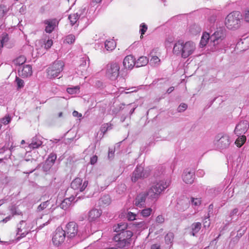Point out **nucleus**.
I'll return each instance as SVG.
<instances>
[{
	"instance_id": "nucleus-1",
	"label": "nucleus",
	"mask_w": 249,
	"mask_h": 249,
	"mask_svg": "<svg viewBox=\"0 0 249 249\" xmlns=\"http://www.w3.org/2000/svg\"><path fill=\"white\" fill-rule=\"evenodd\" d=\"M196 49V45L193 41L184 43L179 40L174 44L173 52L177 55L186 58L194 53Z\"/></svg>"
},
{
	"instance_id": "nucleus-2",
	"label": "nucleus",
	"mask_w": 249,
	"mask_h": 249,
	"mask_svg": "<svg viewBox=\"0 0 249 249\" xmlns=\"http://www.w3.org/2000/svg\"><path fill=\"white\" fill-rule=\"evenodd\" d=\"M170 183L168 180H160L144 192L148 199L156 201L161 192L169 186Z\"/></svg>"
},
{
	"instance_id": "nucleus-3",
	"label": "nucleus",
	"mask_w": 249,
	"mask_h": 249,
	"mask_svg": "<svg viewBox=\"0 0 249 249\" xmlns=\"http://www.w3.org/2000/svg\"><path fill=\"white\" fill-rule=\"evenodd\" d=\"M132 235L131 231L126 230L117 233L114 236L113 240L117 242L116 245L118 248H124L130 245Z\"/></svg>"
},
{
	"instance_id": "nucleus-4",
	"label": "nucleus",
	"mask_w": 249,
	"mask_h": 249,
	"mask_svg": "<svg viewBox=\"0 0 249 249\" xmlns=\"http://www.w3.org/2000/svg\"><path fill=\"white\" fill-rule=\"evenodd\" d=\"M242 19V16L240 12L234 11L227 16L225 19V25L229 29H236L240 26Z\"/></svg>"
},
{
	"instance_id": "nucleus-5",
	"label": "nucleus",
	"mask_w": 249,
	"mask_h": 249,
	"mask_svg": "<svg viewBox=\"0 0 249 249\" xmlns=\"http://www.w3.org/2000/svg\"><path fill=\"white\" fill-rule=\"evenodd\" d=\"M120 67L116 63L108 64L107 66L106 76L107 77H114L117 78L119 76L124 77L126 76V70L120 71Z\"/></svg>"
},
{
	"instance_id": "nucleus-6",
	"label": "nucleus",
	"mask_w": 249,
	"mask_h": 249,
	"mask_svg": "<svg viewBox=\"0 0 249 249\" xmlns=\"http://www.w3.org/2000/svg\"><path fill=\"white\" fill-rule=\"evenodd\" d=\"M230 143V137L226 134L219 133L215 137L214 144L217 148L226 149L229 146Z\"/></svg>"
},
{
	"instance_id": "nucleus-7",
	"label": "nucleus",
	"mask_w": 249,
	"mask_h": 249,
	"mask_svg": "<svg viewBox=\"0 0 249 249\" xmlns=\"http://www.w3.org/2000/svg\"><path fill=\"white\" fill-rule=\"evenodd\" d=\"M64 64L61 61H55L53 64L47 69L48 76L50 78H55L59 76L62 71Z\"/></svg>"
},
{
	"instance_id": "nucleus-8",
	"label": "nucleus",
	"mask_w": 249,
	"mask_h": 249,
	"mask_svg": "<svg viewBox=\"0 0 249 249\" xmlns=\"http://www.w3.org/2000/svg\"><path fill=\"white\" fill-rule=\"evenodd\" d=\"M149 175V171L144 169L142 165H138L131 176V180L133 182H136L138 179L147 178Z\"/></svg>"
},
{
	"instance_id": "nucleus-9",
	"label": "nucleus",
	"mask_w": 249,
	"mask_h": 249,
	"mask_svg": "<svg viewBox=\"0 0 249 249\" xmlns=\"http://www.w3.org/2000/svg\"><path fill=\"white\" fill-rule=\"evenodd\" d=\"M66 235L65 232L62 228H57L52 238L53 244L58 246L63 243L65 239Z\"/></svg>"
},
{
	"instance_id": "nucleus-10",
	"label": "nucleus",
	"mask_w": 249,
	"mask_h": 249,
	"mask_svg": "<svg viewBox=\"0 0 249 249\" xmlns=\"http://www.w3.org/2000/svg\"><path fill=\"white\" fill-rule=\"evenodd\" d=\"M78 231V225L74 222H70L68 223L64 230L67 237L70 238L75 237L77 234Z\"/></svg>"
},
{
	"instance_id": "nucleus-11",
	"label": "nucleus",
	"mask_w": 249,
	"mask_h": 249,
	"mask_svg": "<svg viewBox=\"0 0 249 249\" xmlns=\"http://www.w3.org/2000/svg\"><path fill=\"white\" fill-rule=\"evenodd\" d=\"M225 34L224 31L219 28L217 29L210 37V40L213 42V45H218L225 38Z\"/></svg>"
},
{
	"instance_id": "nucleus-12",
	"label": "nucleus",
	"mask_w": 249,
	"mask_h": 249,
	"mask_svg": "<svg viewBox=\"0 0 249 249\" xmlns=\"http://www.w3.org/2000/svg\"><path fill=\"white\" fill-rule=\"evenodd\" d=\"M88 185V181L87 180H85L83 182V180L81 178H77L71 183V187L74 190L83 192L85 190Z\"/></svg>"
},
{
	"instance_id": "nucleus-13",
	"label": "nucleus",
	"mask_w": 249,
	"mask_h": 249,
	"mask_svg": "<svg viewBox=\"0 0 249 249\" xmlns=\"http://www.w3.org/2000/svg\"><path fill=\"white\" fill-rule=\"evenodd\" d=\"M249 127V123L246 120L240 121L236 125L234 129V133L237 136L245 134Z\"/></svg>"
},
{
	"instance_id": "nucleus-14",
	"label": "nucleus",
	"mask_w": 249,
	"mask_h": 249,
	"mask_svg": "<svg viewBox=\"0 0 249 249\" xmlns=\"http://www.w3.org/2000/svg\"><path fill=\"white\" fill-rule=\"evenodd\" d=\"M146 194L143 192L138 194L133 201V204L137 207L142 208L145 205Z\"/></svg>"
},
{
	"instance_id": "nucleus-15",
	"label": "nucleus",
	"mask_w": 249,
	"mask_h": 249,
	"mask_svg": "<svg viewBox=\"0 0 249 249\" xmlns=\"http://www.w3.org/2000/svg\"><path fill=\"white\" fill-rule=\"evenodd\" d=\"M123 65L125 69H132L134 66H136L135 58L132 55L125 56L123 61Z\"/></svg>"
},
{
	"instance_id": "nucleus-16",
	"label": "nucleus",
	"mask_w": 249,
	"mask_h": 249,
	"mask_svg": "<svg viewBox=\"0 0 249 249\" xmlns=\"http://www.w3.org/2000/svg\"><path fill=\"white\" fill-rule=\"evenodd\" d=\"M44 23L46 25L45 31L47 33H51L54 29L58 21L56 19H47L44 21Z\"/></svg>"
},
{
	"instance_id": "nucleus-17",
	"label": "nucleus",
	"mask_w": 249,
	"mask_h": 249,
	"mask_svg": "<svg viewBox=\"0 0 249 249\" xmlns=\"http://www.w3.org/2000/svg\"><path fill=\"white\" fill-rule=\"evenodd\" d=\"M184 182L187 184H192L194 182V172L186 169L184 171L182 175Z\"/></svg>"
},
{
	"instance_id": "nucleus-18",
	"label": "nucleus",
	"mask_w": 249,
	"mask_h": 249,
	"mask_svg": "<svg viewBox=\"0 0 249 249\" xmlns=\"http://www.w3.org/2000/svg\"><path fill=\"white\" fill-rule=\"evenodd\" d=\"M32 74L31 66L27 65L23 66L21 70H18V75L22 78H27L31 76Z\"/></svg>"
},
{
	"instance_id": "nucleus-19",
	"label": "nucleus",
	"mask_w": 249,
	"mask_h": 249,
	"mask_svg": "<svg viewBox=\"0 0 249 249\" xmlns=\"http://www.w3.org/2000/svg\"><path fill=\"white\" fill-rule=\"evenodd\" d=\"M102 213L101 210L98 209H92L89 213L88 219L89 221H93L99 217Z\"/></svg>"
},
{
	"instance_id": "nucleus-20",
	"label": "nucleus",
	"mask_w": 249,
	"mask_h": 249,
	"mask_svg": "<svg viewBox=\"0 0 249 249\" xmlns=\"http://www.w3.org/2000/svg\"><path fill=\"white\" fill-rule=\"evenodd\" d=\"M201 228V223L195 222L193 223L190 227V234L193 236H196Z\"/></svg>"
},
{
	"instance_id": "nucleus-21",
	"label": "nucleus",
	"mask_w": 249,
	"mask_h": 249,
	"mask_svg": "<svg viewBox=\"0 0 249 249\" xmlns=\"http://www.w3.org/2000/svg\"><path fill=\"white\" fill-rule=\"evenodd\" d=\"M136 67H141L146 66L149 62L148 58L144 56L140 57L137 60H135Z\"/></svg>"
},
{
	"instance_id": "nucleus-22",
	"label": "nucleus",
	"mask_w": 249,
	"mask_h": 249,
	"mask_svg": "<svg viewBox=\"0 0 249 249\" xmlns=\"http://www.w3.org/2000/svg\"><path fill=\"white\" fill-rule=\"evenodd\" d=\"M42 144V141L36 136L34 137L32 139V142L29 146L30 148H37Z\"/></svg>"
},
{
	"instance_id": "nucleus-23",
	"label": "nucleus",
	"mask_w": 249,
	"mask_h": 249,
	"mask_svg": "<svg viewBox=\"0 0 249 249\" xmlns=\"http://www.w3.org/2000/svg\"><path fill=\"white\" fill-rule=\"evenodd\" d=\"M127 224L125 223H120L113 227V230L117 233L126 231Z\"/></svg>"
},
{
	"instance_id": "nucleus-24",
	"label": "nucleus",
	"mask_w": 249,
	"mask_h": 249,
	"mask_svg": "<svg viewBox=\"0 0 249 249\" xmlns=\"http://www.w3.org/2000/svg\"><path fill=\"white\" fill-rule=\"evenodd\" d=\"M190 202V201L188 198L184 197L182 200L178 201V205L180 206L179 209L184 211L189 207Z\"/></svg>"
},
{
	"instance_id": "nucleus-25",
	"label": "nucleus",
	"mask_w": 249,
	"mask_h": 249,
	"mask_svg": "<svg viewBox=\"0 0 249 249\" xmlns=\"http://www.w3.org/2000/svg\"><path fill=\"white\" fill-rule=\"evenodd\" d=\"M73 200V197H70L64 199L60 204V208L64 210L67 209L71 205V202Z\"/></svg>"
},
{
	"instance_id": "nucleus-26",
	"label": "nucleus",
	"mask_w": 249,
	"mask_h": 249,
	"mask_svg": "<svg viewBox=\"0 0 249 249\" xmlns=\"http://www.w3.org/2000/svg\"><path fill=\"white\" fill-rule=\"evenodd\" d=\"M105 47L107 51H112L116 47V43L113 40H106L105 42Z\"/></svg>"
},
{
	"instance_id": "nucleus-27",
	"label": "nucleus",
	"mask_w": 249,
	"mask_h": 249,
	"mask_svg": "<svg viewBox=\"0 0 249 249\" xmlns=\"http://www.w3.org/2000/svg\"><path fill=\"white\" fill-rule=\"evenodd\" d=\"M24 223H25V221L21 220L18 225L17 235H19L20 236L19 237L20 238L25 237L28 233V232H26V231L20 233L22 231V225Z\"/></svg>"
},
{
	"instance_id": "nucleus-28",
	"label": "nucleus",
	"mask_w": 249,
	"mask_h": 249,
	"mask_svg": "<svg viewBox=\"0 0 249 249\" xmlns=\"http://www.w3.org/2000/svg\"><path fill=\"white\" fill-rule=\"evenodd\" d=\"M210 37L208 33H206L203 34L200 42V45L202 47L206 46L208 40H210Z\"/></svg>"
},
{
	"instance_id": "nucleus-29",
	"label": "nucleus",
	"mask_w": 249,
	"mask_h": 249,
	"mask_svg": "<svg viewBox=\"0 0 249 249\" xmlns=\"http://www.w3.org/2000/svg\"><path fill=\"white\" fill-rule=\"evenodd\" d=\"M9 40V37L8 34L4 33L1 34L0 37V44H2V46H6Z\"/></svg>"
},
{
	"instance_id": "nucleus-30",
	"label": "nucleus",
	"mask_w": 249,
	"mask_h": 249,
	"mask_svg": "<svg viewBox=\"0 0 249 249\" xmlns=\"http://www.w3.org/2000/svg\"><path fill=\"white\" fill-rule=\"evenodd\" d=\"M79 17L80 16L78 14V13L71 14L69 15V19L70 20V22L71 25H73L77 23Z\"/></svg>"
},
{
	"instance_id": "nucleus-31",
	"label": "nucleus",
	"mask_w": 249,
	"mask_h": 249,
	"mask_svg": "<svg viewBox=\"0 0 249 249\" xmlns=\"http://www.w3.org/2000/svg\"><path fill=\"white\" fill-rule=\"evenodd\" d=\"M189 31L193 35H196L201 32V28L196 24L191 25L189 28Z\"/></svg>"
},
{
	"instance_id": "nucleus-32",
	"label": "nucleus",
	"mask_w": 249,
	"mask_h": 249,
	"mask_svg": "<svg viewBox=\"0 0 249 249\" xmlns=\"http://www.w3.org/2000/svg\"><path fill=\"white\" fill-rule=\"evenodd\" d=\"M26 59L24 56L21 55L15 59L13 63L16 65H21L26 62Z\"/></svg>"
},
{
	"instance_id": "nucleus-33",
	"label": "nucleus",
	"mask_w": 249,
	"mask_h": 249,
	"mask_svg": "<svg viewBox=\"0 0 249 249\" xmlns=\"http://www.w3.org/2000/svg\"><path fill=\"white\" fill-rule=\"evenodd\" d=\"M246 140V137L245 136L241 135L240 137H239L236 140L235 143L237 147H240L245 143Z\"/></svg>"
},
{
	"instance_id": "nucleus-34",
	"label": "nucleus",
	"mask_w": 249,
	"mask_h": 249,
	"mask_svg": "<svg viewBox=\"0 0 249 249\" xmlns=\"http://www.w3.org/2000/svg\"><path fill=\"white\" fill-rule=\"evenodd\" d=\"M10 211L12 215V216H13L15 215H22V212L19 211L17 206L15 205H13L10 208Z\"/></svg>"
},
{
	"instance_id": "nucleus-35",
	"label": "nucleus",
	"mask_w": 249,
	"mask_h": 249,
	"mask_svg": "<svg viewBox=\"0 0 249 249\" xmlns=\"http://www.w3.org/2000/svg\"><path fill=\"white\" fill-rule=\"evenodd\" d=\"M160 59L156 56H152L149 61V64L152 66L155 67L159 65Z\"/></svg>"
},
{
	"instance_id": "nucleus-36",
	"label": "nucleus",
	"mask_w": 249,
	"mask_h": 249,
	"mask_svg": "<svg viewBox=\"0 0 249 249\" xmlns=\"http://www.w3.org/2000/svg\"><path fill=\"white\" fill-rule=\"evenodd\" d=\"M152 212V209L150 208H147L142 210L140 212L141 214L143 217L149 216Z\"/></svg>"
},
{
	"instance_id": "nucleus-37",
	"label": "nucleus",
	"mask_w": 249,
	"mask_h": 249,
	"mask_svg": "<svg viewBox=\"0 0 249 249\" xmlns=\"http://www.w3.org/2000/svg\"><path fill=\"white\" fill-rule=\"evenodd\" d=\"M174 238V234L172 232L168 233L165 236V241L167 244H171Z\"/></svg>"
},
{
	"instance_id": "nucleus-38",
	"label": "nucleus",
	"mask_w": 249,
	"mask_h": 249,
	"mask_svg": "<svg viewBox=\"0 0 249 249\" xmlns=\"http://www.w3.org/2000/svg\"><path fill=\"white\" fill-rule=\"evenodd\" d=\"M100 200L102 204L105 205H108L111 202L110 196L108 195L104 196Z\"/></svg>"
},
{
	"instance_id": "nucleus-39",
	"label": "nucleus",
	"mask_w": 249,
	"mask_h": 249,
	"mask_svg": "<svg viewBox=\"0 0 249 249\" xmlns=\"http://www.w3.org/2000/svg\"><path fill=\"white\" fill-rule=\"evenodd\" d=\"M56 159V155L55 154L51 153L49 156V157L48 158L47 160V162L48 163V164H53L54 162L55 161V160Z\"/></svg>"
},
{
	"instance_id": "nucleus-40",
	"label": "nucleus",
	"mask_w": 249,
	"mask_h": 249,
	"mask_svg": "<svg viewBox=\"0 0 249 249\" xmlns=\"http://www.w3.org/2000/svg\"><path fill=\"white\" fill-rule=\"evenodd\" d=\"M49 201L47 200L41 203L37 208V211L40 212L45 209L49 205Z\"/></svg>"
},
{
	"instance_id": "nucleus-41",
	"label": "nucleus",
	"mask_w": 249,
	"mask_h": 249,
	"mask_svg": "<svg viewBox=\"0 0 249 249\" xmlns=\"http://www.w3.org/2000/svg\"><path fill=\"white\" fill-rule=\"evenodd\" d=\"M111 129V124L106 123L102 125L101 128V131L104 134L108 130Z\"/></svg>"
},
{
	"instance_id": "nucleus-42",
	"label": "nucleus",
	"mask_w": 249,
	"mask_h": 249,
	"mask_svg": "<svg viewBox=\"0 0 249 249\" xmlns=\"http://www.w3.org/2000/svg\"><path fill=\"white\" fill-rule=\"evenodd\" d=\"M75 40V36L73 35H69L66 37L65 41L68 44L73 43Z\"/></svg>"
},
{
	"instance_id": "nucleus-43",
	"label": "nucleus",
	"mask_w": 249,
	"mask_h": 249,
	"mask_svg": "<svg viewBox=\"0 0 249 249\" xmlns=\"http://www.w3.org/2000/svg\"><path fill=\"white\" fill-rule=\"evenodd\" d=\"M17 86V89L19 90L24 86V81L22 79H16L15 81Z\"/></svg>"
},
{
	"instance_id": "nucleus-44",
	"label": "nucleus",
	"mask_w": 249,
	"mask_h": 249,
	"mask_svg": "<svg viewBox=\"0 0 249 249\" xmlns=\"http://www.w3.org/2000/svg\"><path fill=\"white\" fill-rule=\"evenodd\" d=\"M79 89V88L78 86H75V87H74L72 88H67V91L69 94H72L76 93L78 91Z\"/></svg>"
},
{
	"instance_id": "nucleus-45",
	"label": "nucleus",
	"mask_w": 249,
	"mask_h": 249,
	"mask_svg": "<svg viewBox=\"0 0 249 249\" xmlns=\"http://www.w3.org/2000/svg\"><path fill=\"white\" fill-rule=\"evenodd\" d=\"M11 120V118L10 116L9 115H8L6 116L5 117L2 118L0 120V122L2 124H4V125H6L10 122Z\"/></svg>"
},
{
	"instance_id": "nucleus-46",
	"label": "nucleus",
	"mask_w": 249,
	"mask_h": 249,
	"mask_svg": "<svg viewBox=\"0 0 249 249\" xmlns=\"http://www.w3.org/2000/svg\"><path fill=\"white\" fill-rule=\"evenodd\" d=\"M191 201L192 205L196 206H199L201 204V200L199 198H198L192 197Z\"/></svg>"
},
{
	"instance_id": "nucleus-47",
	"label": "nucleus",
	"mask_w": 249,
	"mask_h": 249,
	"mask_svg": "<svg viewBox=\"0 0 249 249\" xmlns=\"http://www.w3.org/2000/svg\"><path fill=\"white\" fill-rule=\"evenodd\" d=\"M187 105L185 103H181L178 108V111L179 112L184 111L187 108Z\"/></svg>"
},
{
	"instance_id": "nucleus-48",
	"label": "nucleus",
	"mask_w": 249,
	"mask_h": 249,
	"mask_svg": "<svg viewBox=\"0 0 249 249\" xmlns=\"http://www.w3.org/2000/svg\"><path fill=\"white\" fill-rule=\"evenodd\" d=\"M136 215L131 212H128L126 214V218L128 220L132 221L136 219Z\"/></svg>"
},
{
	"instance_id": "nucleus-49",
	"label": "nucleus",
	"mask_w": 249,
	"mask_h": 249,
	"mask_svg": "<svg viewBox=\"0 0 249 249\" xmlns=\"http://www.w3.org/2000/svg\"><path fill=\"white\" fill-rule=\"evenodd\" d=\"M243 18L246 22L249 23V8L244 11Z\"/></svg>"
},
{
	"instance_id": "nucleus-50",
	"label": "nucleus",
	"mask_w": 249,
	"mask_h": 249,
	"mask_svg": "<svg viewBox=\"0 0 249 249\" xmlns=\"http://www.w3.org/2000/svg\"><path fill=\"white\" fill-rule=\"evenodd\" d=\"M140 27H141V29H140V32L141 34V37H142V35H144L145 34V33L146 32V31L147 29V26L144 23H142Z\"/></svg>"
},
{
	"instance_id": "nucleus-51",
	"label": "nucleus",
	"mask_w": 249,
	"mask_h": 249,
	"mask_svg": "<svg viewBox=\"0 0 249 249\" xmlns=\"http://www.w3.org/2000/svg\"><path fill=\"white\" fill-rule=\"evenodd\" d=\"M6 12V8L3 5H0V18H2Z\"/></svg>"
},
{
	"instance_id": "nucleus-52",
	"label": "nucleus",
	"mask_w": 249,
	"mask_h": 249,
	"mask_svg": "<svg viewBox=\"0 0 249 249\" xmlns=\"http://www.w3.org/2000/svg\"><path fill=\"white\" fill-rule=\"evenodd\" d=\"M156 221L159 224H162L164 221V218L162 215H159L157 217Z\"/></svg>"
},
{
	"instance_id": "nucleus-53",
	"label": "nucleus",
	"mask_w": 249,
	"mask_h": 249,
	"mask_svg": "<svg viewBox=\"0 0 249 249\" xmlns=\"http://www.w3.org/2000/svg\"><path fill=\"white\" fill-rule=\"evenodd\" d=\"M238 212V209L237 208H235L233 209L230 214V217L232 218L235 215H236L237 213Z\"/></svg>"
},
{
	"instance_id": "nucleus-54",
	"label": "nucleus",
	"mask_w": 249,
	"mask_h": 249,
	"mask_svg": "<svg viewBox=\"0 0 249 249\" xmlns=\"http://www.w3.org/2000/svg\"><path fill=\"white\" fill-rule=\"evenodd\" d=\"M53 45L52 40H48L47 42L45 44V48L46 49H49Z\"/></svg>"
},
{
	"instance_id": "nucleus-55",
	"label": "nucleus",
	"mask_w": 249,
	"mask_h": 249,
	"mask_svg": "<svg viewBox=\"0 0 249 249\" xmlns=\"http://www.w3.org/2000/svg\"><path fill=\"white\" fill-rule=\"evenodd\" d=\"M97 157L96 156H94L90 159V163L91 164H94L97 162Z\"/></svg>"
},
{
	"instance_id": "nucleus-56",
	"label": "nucleus",
	"mask_w": 249,
	"mask_h": 249,
	"mask_svg": "<svg viewBox=\"0 0 249 249\" xmlns=\"http://www.w3.org/2000/svg\"><path fill=\"white\" fill-rule=\"evenodd\" d=\"M205 173L203 170L199 169L196 172L197 176L199 177H203Z\"/></svg>"
},
{
	"instance_id": "nucleus-57",
	"label": "nucleus",
	"mask_w": 249,
	"mask_h": 249,
	"mask_svg": "<svg viewBox=\"0 0 249 249\" xmlns=\"http://www.w3.org/2000/svg\"><path fill=\"white\" fill-rule=\"evenodd\" d=\"M72 115L74 117H81L82 114L81 113H79L77 111H73L72 112Z\"/></svg>"
},
{
	"instance_id": "nucleus-58",
	"label": "nucleus",
	"mask_w": 249,
	"mask_h": 249,
	"mask_svg": "<svg viewBox=\"0 0 249 249\" xmlns=\"http://www.w3.org/2000/svg\"><path fill=\"white\" fill-rule=\"evenodd\" d=\"M11 217H12V216L9 215L8 216H7L6 218H5L4 219H3V220H2L1 221V222L6 223L7 221H9L11 219Z\"/></svg>"
},
{
	"instance_id": "nucleus-59",
	"label": "nucleus",
	"mask_w": 249,
	"mask_h": 249,
	"mask_svg": "<svg viewBox=\"0 0 249 249\" xmlns=\"http://www.w3.org/2000/svg\"><path fill=\"white\" fill-rule=\"evenodd\" d=\"M151 249H161L160 246L158 244L152 245L151 247Z\"/></svg>"
},
{
	"instance_id": "nucleus-60",
	"label": "nucleus",
	"mask_w": 249,
	"mask_h": 249,
	"mask_svg": "<svg viewBox=\"0 0 249 249\" xmlns=\"http://www.w3.org/2000/svg\"><path fill=\"white\" fill-rule=\"evenodd\" d=\"M114 152L111 149H109L108 150V158H110L113 157Z\"/></svg>"
},
{
	"instance_id": "nucleus-61",
	"label": "nucleus",
	"mask_w": 249,
	"mask_h": 249,
	"mask_svg": "<svg viewBox=\"0 0 249 249\" xmlns=\"http://www.w3.org/2000/svg\"><path fill=\"white\" fill-rule=\"evenodd\" d=\"M136 87H132L130 89H128V90H130L129 91L127 92V93H129V92H134V91H136L138 89H136Z\"/></svg>"
},
{
	"instance_id": "nucleus-62",
	"label": "nucleus",
	"mask_w": 249,
	"mask_h": 249,
	"mask_svg": "<svg viewBox=\"0 0 249 249\" xmlns=\"http://www.w3.org/2000/svg\"><path fill=\"white\" fill-rule=\"evenodd\" d=\"M174 89V87H171L170 88H169L167 90V92L168 93H171Z\"/></svg>"
},
{
	"instance_id": "nucleus-63",
	"label": "nucleus",
	"mask_w": 249,
	"mask_h": 249,
	"mask_svg": "<svg viewBox=\"0 0 249 249\" xmlns=\"http://www.w3.org/2000/svg\"><path fill=\"white\" fill-rule=\"evenodd\" d=\"M82 63L80 64L81 67H84L86 66V60H84V59L82 60Z\"/></svg>"
},
{
	"instance_id": "nucleus-64",
	"label": "nucleus",
	"mask_w": 249,
	"mask_h": 249,
	"mask_svg": "<svg viewBox=\"0 0 249 249\" xmlns=\"http://www.w3.org/2000/svg\"><path fill=\"white\" fill-rule=\"evenodd\" d=\"M210 22L211 23H213L214 22V21L215 20V18L213 16V17H211L210 18Z\"/></svg>"
}]
</instances>
